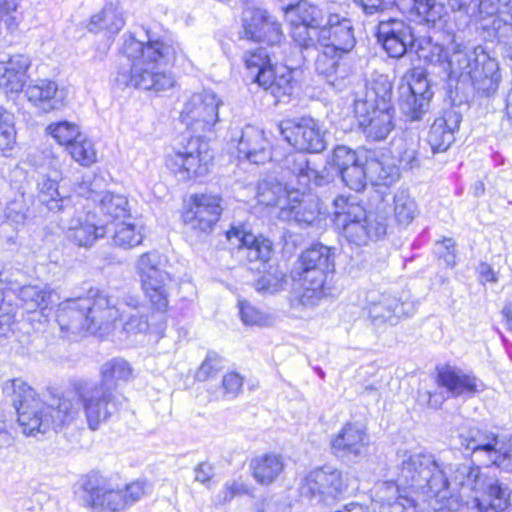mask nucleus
<instances>
[{
	"label": "nucleus",
	"instance_id": "nucleus-1",
	"mask_svg": "<svg viewBox=\"0 0 512 512\" xmlns=\"http://www.w3.org/2000/svg\"><path fill=\"white\" fill-rule=\"evenodd\" d=\"M3 393L12 403L18 415V423L26 435L45 433L58 429L75 420L81 410L76 397L58 399L57 406L46 405L34 389L21 379L5 382Z\"/></svg>",
	"mask_w": 512,
	"mask_h": 512
},
{
	"label": "nucleus",
	"instance_id": "nucleus-2",
	"mask_svg": "<svg viewBox=\"0 0 512 512\" xmlns=\"http://www.w3.org/2000/svg\"><path fill=\"white\" fill-rule=\"evenodd\" d=\"M132 371V367L125 359L113 358L101 366L100 382L76 388L75 397L91 430L99 429L102 423L107 422L120 410L126 398L117 391V382L128 381Z\"/></svg>",
	"mask_w": 512,
	"mask_h": 512
},
{
	"label": "nucleus",
	"instance_id": "nucleus-3",
	"mask_svg": "<svg viewBox=\"0 0 512 512\" xmlns=\"http://www.w3.org/2000/svg\"><path fill=\"white\" fill-rule=\"evenodd\" d=\"M117 310L109 302V293L91 288L85 296L63 301L56 313V321L62 332L79 335L84 331L96 333L113 324Z\"/></svg>",
	"mask_w": 512,
	"mask_h": 512
},
{
	"label": "nucleus",
	"instance_id": "nucleus-4",
	"mask_svg": "<svg viewBox=\"0 0 512 512\" xmlns=\"http://www.w3.org/2000/svg\"><path fill=\"white\" fill-rule=\"evenodd\" d=\"M335 271L334 253L323 244H315L301 253L292 270V277L301 285L299 303L315 307L326 295L330 274Z\"/></svg>",
	"mask_w": 512,
	"mask_h": 512
},
{
	"label": "nucleus",
	"instance_id": "nucleus-5",
	"mask_svg": "<svg viewBox=\"0 0 512 512\" xmlns=\"http://www.w3.org/2000/svg\"><path fill=\"white\" fill-rule=\"evenodd\" d=\"M440 462L432 454L415 453L405 457L400 466L397 481H386L378 485V493L398 492L400 486L435 498L443 489L445 480L439 474Z\"/></svg>",
	"mask_w": 512,
	"mask_h": 512
},
{
	"label": "nucleus",
	"instance_id": "nucleus-6",
	"mask_svg": "<svg viewBox=\"0 0 512 512\" xmlns=\"http://www.w3.org/2000/svg\"><path fill=\"white\" fill-rule=\"evenodd\" d=\"M286 20L291 26V37L301 54L303 62L318 64L320 59L316 38L324 24V15L317 6L300 1L282 6Z\"/></svg>",
	"mask_w": 512,
	"mask_h": 512
},
{
	"label": "nucleus",
	"instance_id": "nucleus-7",
	"mask_svg": "<svg viewBox=\"0 0 512 512\" xmlns=\"http://www.w3.org/2000/svg\"><path fill=\"white\" fill-rule=\"evenodd\" d=\"M457 438L460 447L470 452L473 462L512 471V438L478 427L462 428Z\"/></svg>",
	"mask_w": 512,
	"mask_h": 512
},
{
	"label": "nucleus",
	"instance_id": "nucleus-8",
	"mask_svg": "<svg viewBox=\"0 0 512 512\" xmlns=\"http://www.w3.org/2000/svg\"><path fill=\"white\" fill-rule=\"evenodd\" d=\"M449 98L462 109H469L474 90L494 94L501 82L499 66H448Z\"/></svg>",
	"mask_w": 512,
	"mask_h": 512
},
{
	"label": "nucleus",
	"instance_id": "nucleus-9",
	"mask_svg": "<svg viewBox=\"0 0 512 512\" xmlns=\"http://www.w3.org/2000/svg\"><path fill=\"white\" fill-rule=\"evenodd\" d=\"M413 53L423 64H487L494 60L483 45H466L455 41L445 49L430 40L415 38Z\"/></svg>",
	"mask_w": 512,
	"mask_h": 512
},
{
	"label": "nucleus",
	"instance_id": "nucleus-10",
	"mask_svg": "<svg viewBox=\"0 0 512 512\" xmlns=\"http://www.w3.org/2000/svg\"><path fill=\"white\" fill-rule=\"evenodd\" d=\"M135 269L142 289L152 306L158 311H166L169 303L171 276L166 271L161 254L156 250L143 253L137 259Z\"/></svg>",
	"mask_w": 512,
	"mask_h": 512
},
{
	"label": "nucleus",
	"instance_id": "nucleus-11",
	"mask_svg": "<svg viewBox=\"0 0 512 512\" xmlns=\"http://www.w3.org/2000/svg\"><path fill=\"white\" fill-rule=\"evenodd\" d=\"M439 474L445 480L443 489L436 497L438 509L455 510L458 507L460 493L469 494L476 491L482 475L480 467L471 463L447 464L440 462Z\"/></svg>",
	"mask_w": 512,
	"mask_h": 512
},
{
	"label": "nucleus",
	"instance_id": "nucleus-12",
	"mask_svg": "<svg viewBox=\"0 0 512 512\" xmlns=\"http://www.w3.org/2000/svg\"><path fill=\"white\" fill-rule=\"evenodd\" d=\"M146 41L138 40L132 34H125L121 53L132 61V64L140 58L143 64H184L188 61L187 55L182 48L176 44H166L163 41L154 39L149 29H144Z\"/></svg>",
	"mask_w": 512,
	"mask_h": 512
},
{
	"label": "nucleus",
	"instance_id": "nucleus-13",
	"mask_svg": "<svg viewBox=\"0 0 512 512\" xmlns=\"http://www.w3.org/2000/svg\"><path fill=\"white\" fill-rule=\"evenodd\" d=\"M355 43L351 20L338 14H331L316 38L321 59L318 64L341 59L354 48Z\"/></svg>",
	"mask_w": 512,
	"mask_h": 512
},
{
	"label": "nucleus",
	"instance_id": "nucleus-14",
	"mask_svg": "<svg viewBox=\"0 0 512 512\" xmlns=\"http://www.w3.org/2000/svg\"><path fill=\"white\" fill-rule=\"evenodd\" d=\"M277 130L298 151L321 153L327 147L326 132L312 117L285 119L277 125Z\"/></svg>",
	"mask_w": 512,
	"mask_h": 512
},
{
	"label": "nucleus",
	"instance_id": "nucleus-15",
	"mask_svg": "<svg viewBox=\"0 0 512 512\" xmlns=\"http://www.w3.org/2000/svg\"><path fill=\"white\" fill-rule=\"evenodd\" d=\"M212 159L208 143L191 137L186 146L167 156L166 165L174 174H180L182 180H188L206 175Z\"/></svg>",
	"mask_w": 512,
	"mask_h": 512
},
{
	"label": "nucleus",
	"instance_id": "nucleus-16",
	"mask_svg": "<svg viewBox=\"0 0 512 512\" xmlns=\"http://www.w3.org/2000/svg\"><path fill=\"white\" fill-rule=\"evenodd\" d=\"M346 489L342 472L328 465L310 471L300 487L304 497L326 505L336 501Z\"/></svg>",
	"mask_w": 512,
	"mask_h": 512
},
{
	"label": "nucleus",
	"instance_id": "nucleus-17",
	"mask_svg": "<svg viewBox=\"0 0 512 512\" xmlns=\"http://www.w3.org/2000/svg\"><path fill=\"white\" fill-rule=\"evenodd\" d=\"M79 501L92 512H121L126 510L122 489H114L98 474L88 475L78 492Z\"/></svg>",
	"mask_w": 512,
	"mask_h": 512
},
{
	"label": "nucleus",
	"instance_id": "nucleus-18",
	"mask_svg": "<svg viewBox=\"0 0 512 512\" xmlns=\"http://www.w3.org/2000/svg\"><path fill=\"white\" fill-rule=\"evenodd\" d=\"M220 105V99L212 91L194 93L184 103L181 122L195 133L209 131L218 121Z\"/></svg>",
	"mask_w": 512,
	"mask_h": 512
},
{
	"label": "nucleus",
	"instance_id": "nucleus-19",
	"mask_svg": "<svg viewBox=\"0 0 512 512\" xmlns=\"http://www.w3.org/2000/svg\"><path fill=\"white\" fill-rule=\"evenodd\" d=\"M354 114L368 140H385L394 129V108L370 107L366 100H354Z\"/></svg>",
	"mask_w": 512,
	"mask_h": 512
},
{
	"label": "nucleus",
	"instance_id": "nucleus-20",
	"mask_svg": "<svg viewBox=\"0 0 512 512\" xmlns=\"http://www.w3.org/2000/svg\"><path fill=\"white\" fill-rule=\"evenodd\" d=\"M378 41L389 57L399 59L412 55L415 36L409 24L401 19L389 18L378 24Z\"/></svg>",
	"mask_w": 512,
	"mask_h": 512
},
{
	"label": "nucleus",
	"instance_id": "nucleus-21",
	"mask_svg": "<svg viewBox=\"0 0 512 512\" xmlns=\"http://www.w3.org/2000/svg\"><path fill=\"white\" fill-rule=\"evenodd\" d=\"M242 38L268 45L280 43L283 33L280 23L271 17L266 10L247 7L242 13Z\"/></svg>",
	"mask_w": 512,
	"mask_h": 512
},
{
	"label": "nucleus",
	"instance_id": "nucleus-22",
	"mask_svg": "<svg viewBox=\"0 0 512 512\" xmlns=\"http://www.w3.org/2000/svg\"><path fill=\"white\" fill-rule=\"evenodd\" d=\"M366 310L372 324L381 327L386 323L395 325L402 317L409 316L412 305L391 294L371 291L366 296Z\"/></svg>",
	"mask_w": 512,
	"mask_h": 512
},
{
	"label": "nucleus",
	"instance_id": "nucleus-23",
	"mask_svg": "<svg viewBox=\"0 0 512 512\" xmlns=\"http://www.w3.org/2000/svg\"><path fill=\"white\" fill-rule=\"evenodd\" d=\"M117 81L126 86L156 92L174 86L175 78L170 72L160 71V66H122Z\"/></svg>",
	"mask_w": 512,
	"mask_h": 512
},
{
	"label": "nucleus",
	"instance_id": "nucleus-24",
	"mask_svg": "<svg viewBox=\"0 0 512 512\" xmlns=\"http://www.w3.org/2000/svg\"><path fill=\"white\" fill-rule=\"evenodd\" d=\"M221 198L212 194H196L192 196V205L184 214L185 224L198 233L212 232L221 213Z\"/></svg>",
	"mask_w": 512,
	"mask_h": 512
},
{
	"label": "nucleus",
	"instance_id": "nucleus-25",
	"mask_svg": "<svg viewBox=\"0 0 512 512\" xmlns=\"http://www.w3.org/2000/svg\"><path fill=\"white\" fill-rule=\"evenodd\" d=\"M369 436L357 423H347L331 439L332 454L342 460L356 462L368 453Z\"/></svg>",
	"mask_w": 512,
	"mask_h": 512
},
{
	"label": "nucleus",
	"instance_id": "nucleus-26",
	"mask_svg": "<svg viewBox=\"0 0 512 512\" xmlns=\"http://www.w3.org/2000/svg\"><path fill=\"white\" fill-rule=\"evenodd\" d=\"M321 215L320 199L312 194L300 192V188L288 195L287 204L281 207L278 218L295 222L299 226L315 224Z\"/></svg>",
	"mask_w": 512,
	"mask_h": 512
},
{
	"label": "nucleus",
	"instance_id": "nucleus-27",
	"mask_svg": "<svg viewBox=\"0 0 512 512\" xmlns=\"http://www.w3.org/2000/svg\"><path fill=\"white\" fill-rule=\"evenodd\" d=\"M468 109L451 102L450 107L444 109L443 114L432 123L427 141L433 153L446 151L455 141V132L459 129L463 114Z\"/></svg>",
	"mask_w": 512,
	"mask_h": 512
},
{
	"label": "nucleus",
	"instance_id": "nucleus-28",
	"mask_svg": "<svg viewBox=\"0 0 512 512\" xmlns=\"http://www.w3.org/2000/svg\"><path fill=\"white\" fill-rule=\"evenodd\" d=\"M226 238L249 262L266 263L273 254L272 242L269 239L256 236L242 226H232L226 232Z\"/></svg>",
	"mask_w": 512,
	"mask_h": 512
},
{
	"label": "nucleus",
	"instance_id": "nucleus-29",
	"mask_svg": "<svg viewBox=\"0 0 512 512\" xmlns=\"http://www.w3.org/2000/svg\"><path fill=\"white\" fill-rule=\"evenodd\" d=\"M109 302L117 310V316L113 319V323L121 320L123 329L127 333H145L148 331L147 308L137 297L128 295L119 302L116 297L109 294Z\"/></svg>",
	"mask_w": 512,
	"mask_h": 512
},
{
	"label": "nucleus",
	"instance_id": "nucleus-30",
	"mask_svg": "<svg viewBox=\"0 0 512 512\" xmlns=\"http://www.w3.org/2000/svg\"><path fill=\"white\" fill-rule=\"evenodd\" d=\"M340 232L349 243L357 246L366 245L370 241L378 240L386 234L387 217L369 211L364 219L346 225Z\"/></svg>",
	"mask_w": 512,
	"mask_h": 512
},
{
	"label": "nucleus",
	"instance_id": "nucleus-31",
	"mask_svg": "<svg viewBox=\"0 0 512 512\" xmlns=\"http://www.w3.org/2000/svg\"><path fill=\"white\" fill-rule=\"evenodd\" d=\"M282 169L293 176L300 189H306L313 182L316 186L329 183L330 178L323 171H318L304 152L289 153L282 160Z\"/></svg>",
	"mask_w": 512,
	"mask_h": 512
},
{
	"label": "nucleus",
	"instance_id": "nucleus-32",
	"mask_svg": "<svg viewBox=\"0 0 512 512\" xmlns=\"http://www.w3.org/2000/svg\"><path fill=\"white\" fill-rule=\"evenodd\" d=\"M438 384L454 398H470L483 388V383L476 376L450 366L438 371Z\"/></svg>",
	"mask_w": 512,
	"mask_h": 512
},
{
	"label": "nucleus",
	"instance_id": "nucleus-33",
	"mask_svg": "<svg viewBox=\"0 0 512 512\" xmlns=\"http://www.w3.org/2000/svg\"><path fill=\"white\" fill-rule=\"evenodd\" d=\"M477 507L481 512L488 508L504 512L511 506L510 490L498 479L484 475L475 491Z\"/></svg>",
	"mask_w": 512,
	"mask_h": 512
},
{
	"label": "nucleus",
	"instance_id": "nucleus-34",
	"mask_svg": "<svg viewBox=\"0 0 512 512\" xmlns=\"http://www.w3.org/2000/svg\"><path fill=\"white\" fill-rule=\"evenodd\" d=\"M393 83L387 74L374 71L365 80L364 88L354 93V100H366L370 107L394 108L392 104Z\"/></svg>",
	"mask_w": 512,
	"mask_h": 512
},
{
	"label": "nucleus",
	"instance_id": "nucleus-35",
	"mask_svg": "<svg viewBox=\"0 0 512 512\" xmlns=\"http://www.w3.org/2000/svg\"><path fill=\"white\" fill-rule=\"evenodd\" d=\"M238 153L251 163L263 164L271 159L269 143L264 132L252 125H246L238 140Z\"/></svg>",
	"mask_w": 512,
	"mask_h": 512
},
{
	"label": "nucleus",
	"instance_id": "nucleus-36",
	"mask_svg": "<svg viewBox=\"0 0 512 512\" xmlns=\"http://www.w3.org/2000/svg\"><path fill=\"white\" fill-rule=\"evenodd\" d=\"M397 8L412 20L436 27L441 22L444 7L435 0H394Z\"/></svg>",
	"mask_w": 512,
	"mask_h": 512
},
{
	"label": "nucleus",
	"instance_id": "nucleus-37",
	"mask_svg": "<svg viewBox=\"0 0 512 512\" xmlns=\"http://www.w3.org/2000/svg\"><path fill=\"white\" fill-rule=\"evenodd\" d=\"M258 69L255 82L265 90L279 97L291 93L292 72L290 66H256Z\"/></svg>",
	"mask_w": 512,
	"mask_h": 512
},
{
	"label": "nucleus",
	"instance_id": "nucleus-38",
	"mask_svg": "<svg viewBox=\"0 0 512 512\" xmlns=\"http://www.w3.org/2000/svg\"><path fill=\"white\" fill-rule=\"evenodd\" d=\"M125 25L122 10L118 4L107 3L103 9L92 15L86 26L91 33L106 32L111 35L119 33Z\"/></svg>",
	"mask_w": 512,
	"mask_h": 512
},
{
	"label": "nucleus",
	"instance_id": "nucleus-39",
	"mask_svg": "<svg viewBox=\"0 0 512 512\" xmlns=\"http://www.w3.org/2000/svg\"><path fill=\"white\" fill-rule=\"evenodd\" d=\"M26 95L30 102L45 112L59 108L62 103V98L58 96L57 84L47 79L30 84L26 89Z\"/></svg>",
	"mask_w": 512,
	"mask_h": 512
},
{
	"label": "nucleus",
	"instance_id": "nucleus-40",
	"mask_svg": "<svg viewBox=\"0 0 512 512\" xmlns=\"http://www.w3.org/2000/svg\"><path fill=\"white\" fill-rule=\"evenodd\" d=\"M333 209V222L338 230L364 219L368 213L353 197L344 195H338L333 200Z\"/></svg>",
	"mask_w": 512,
	"mask_h": 512
},
{
	"label": "nucleus",
	"instance_id": "nucleus-41",
	"mask_svg": "<svg viewBox=\"0 0 512 512\" xmlns=\"http://www.w3.org/2000/svg\"><path fill=\"white\" fill-rule=\"evenodd\" d=\"M37 185L39 200L50 211L60 212L72 209L70 198L62 194L56 180L43 175Z\"/></svg>",
	"mask_w": 512,
	"mask_h": 512
},
{
	"label": "nucleus",
	"instance_id": "nucleus-42",
	"mask_svg": "<svg viewBox=\"0 0 512 512\" xmlns=\"http://www.w3.org/2000/svg\"><path fill=\"white\" fill-rule=\"evenodd\" d=\"M254 479L261 485L271 484L284 469L283 458L277 454H265L250 463Z\"/></svg>",
	"mask_w": 512,
	"mask_h": 512
},
{
	"label": "nucleus",
	"instance_id": "nucleus-43",
	"mask_svg": "<svg viewBox=\"0 0 512 512\" xmlns=\"http://www.w3.org/2000/svg\"><path fill=\"white\" fill-rule=\"evenodd\" d=\"M107 227L103 224L90 222L88 219L81 221L73 220L68 227L67 238L75 244L83 247H89L99 239L104 237Z\"/></svg>",
	"mask_w": 512,
	"mask_h": 512
},
{
	"label": "nucleus",
	"instance_id": "nucleus-44",
	"mask_svg": "<svg viewBox=\"0 0 512 512\" xmlns=\"http://www.w3.org/2000/svg\"><path fill=\"white\" fill-rule=\"evenodd\" d=\"M366 169L368 178L377 185L389 186L398 180L399 168L388 157L367 158Z\"/></svg>",
	"mask_w": 512,
	"mask_h": 512
},
{
	"label": "nucleus",
	"instance_id": "nucleus-45",
	"mask_svg": "<svg viewBox=\"0 0 512 512\" xmlns=\"http://www.w3.org/2000/svg\"><path fill=\"white\" fill-rule=\"evenodd\" d=\"M480 28L485 40L497 39L499 43L508 45L506 57L512 60V23L505 19H485L480 23Z\"/></svg>",
	"mask_w": 512,
	"mask_h": 512
},
{
	"label": "nucleus",
	"instance_id": "nucleus-46",
	"mask_svg": "<svg viewBox=\"0 0 512 512\" xmlns=\"http://www.w3.org/2000/svg\"><path fill=\"white\" fill-rule=\"evenodd\" d=\"M29 66H0V90L8 95L18 94L28 80Z\"/></svg>",
	"mask_w": 512,
	"mask_h": 512
},
{
	"label": "nucleus",
	"instance_id": "nucleus-47",
	"mask_svg": "<svg viewBox=\"0 0 512 512\" xmlns=\"http://www.w3.org/2000/svg\"><path fill=\"white\" fill-rule=\"evenodd\" d=\"M97 202L100 212L108 221L129 216L128 199L121 194L105 192L100 195Z\"/></svg>",
	"mask_w": 512,
	"mask_h": 512
},
{
	"label": "nucleus",
	"instance_id": "nucleus-48",
	"mask_svg": "<svg viewBox=\"0 0 512 512\" xmlns=\"http://www.w3.org/2000/svg\"><path fill=\"white\" fill-rule=\"evenodd\" d=\"M399 108L407 121H420L428 113L430 103L425 97L399 91Z\"/></svg>",
	"mask_w": 512,
	"mask_h": 512
},
{
	"label": "nucleus",
	"instance_id": "nucleus-49",
	"mask_svg": "<svg viewBox=\"0 0 512 512\" xmlns=\"http://www.w3.org/2000/svg\"><path fill=\"white\" fill-rule=\"evenodd\" d=\"M293 192L276 179H266L259 183L257 198L258 202L266 206H277L280 202Z\"/></svg>",
	"mask_w": 512,
	"mask_h": 512
},
{
	"label": "nucleus",
	"instance_id": "nucleus-50",
	"mask_svg": "<svg viewBox=\"0 0 512 512\" xmlns=\"http://www.w3.org/2000/svg\"><path fill=\"white\" fill-rule=\"evenodd\" d=\"M418 213L417 204L407 190H398L394 195V219L400 226L409 225Z\"/></svg>",
	"mask_w": 512,
	"mask_h": 512
},
{
	"label": "nucleus",
	"instance_id": "nucleus-51",
	"mask_svg": "<svg viewBox=\"0 0 512 512\" xmlns=\"http://www.w3.org/2000/svg\"><path fill=\"white\" fill-rule=\"evenodd\" d=\"M399 91L412 94L419 97H425L430 103L433 96L426 71L423 66H417L412 70L411 76L406 84L399 87Z\"/></svg>",
	"mask_w": 512,
	"mask_h": 512
},
{
	"label": "nucleus",
	"instance_id": "nucleus-52",
	"mask_svg": "<svg viewBox=\"0 0 512 512\" xmlns=\"http://www.w3.org/2000/svg\"><path fill=\"white\" fill-rule=\"evenodd\" d=\"M144 235L142 227L121 222L115 225L113 242L116 246L130 249L142 243Z\"/></svg>",
	"mask_w": 512,
	"mask_h": 512
},
{
	"label": "nucleus",
	"instance_id": "nucleus-53",
	"mask_svg": "<svg viewBox=\"0 0 512 512\" xmlns=\"http://www.w3.org/2000/svg\"><path fill=\"white\" fill-rule=\"evenodd\" d=\"M19 299L29 312L44 309L48 306L50 293L36 285H26L19 290Z\"/></svg>",
	"mask_w": 512,
	"mask_h": 512
},
{
	"label": "nucleus",
	"instance_id": "nucleus-54",
	"mask_svg": "<svg viewBox=\"0 0 512 512\" xmlns=\"http://www.w3.org/2000/svg\"><path fill=\"white\" fill-rule=\"evenodd\" d=\"M47 132L60 145H64L66 148L71 145L73 141L79 139L82 134L78 125L69 121L52 123L47 127Z\"/></svg>",
	"mask_w": 512,
	"mask_h": 512
},
{
	"label": "nucleus",
	"instance_id": "nucleus-55",
	"mask_svg": "<svg viewBox=\"0 0 512 512\" xmlns=\"http://www.w3.org/2000/svg\"><path fill=\"white\" fill-rule=\"evenodd\" d=\"M66 149L71 157L83 166H89L96 161V152L93 144L83 134Z\"/></svg>",
	"mask_w": 512,
	"mask_h": 512
},
{
	"label": "nucleus",
	"instance_id": "nucleus-56",
	"mask_svg": "<svg viewBox=\"0 0 512 512\" xmlns=\"http://www.w3.org/2000/svg\"><path fill=\"white\" fill-rule=\"evenodd\" d=\"M339 176L347 187L354 191H361L366 185V178L368 171L366 169V162L363 163L361 159L356 164L350 165Z\"/></svg>",
	"mask_w": 512,
	"mask_h": 512
},
{
	"label": "nucleus",
	"instance_id": "nucleus-57",
	"mask_svg": "<svg viewBox=\"0 0 512 512\" xmlns=\"http://www.w3.org/2000/svg\"><path fill=\"white\" fill-rule=\"evenodd\" d=\"M473 0H447V6L453 12L452 20L458 31H464L472 20Z\"/></svg>",
	"mask_w": 512,
	"mask_h": 512
},
{
	"label": "nucleus",
	"instance_id": "nucleus-58",
	"mask_svg": "<svg viewBox=\"0 0 512 512\" xmlns=\"http://www.w3.org/2000/svg\"><path fill=\"white\" fill-rule=\"evenodd\" d=\"M360 158L356 151L345 145H338L333 149L327 160V164L339 175L352 164H356Z\"/></svg>",
	"mask_w": 512,
	"mask_h": 512
},
{
	"label": "nucleus",
	"instance_id": "nucleus-59",
	"mask_svg": "<svg viewBox=\"0 0 512 512\" xmlns=\"http://www.w3.org/2000/svg\"><path fill=\"white\" fill-rule=\"evenodd\" d=\"M16 140V131L12 123V116L0 105V150L3 152L13 147Z\"/></svg>",
	"mask_w": 512,
	"mask_h": 512
},
{
	"label": "nucleus",
	"instance_id": "nucleus-60",
	"mask_svg": "<svg viewBox=\"0 0 512 512\" xmlns=\"http://www.w3.org/2000/svg\"><path fill=\"white\" fill-rule=\"evenodd\" d=\"M239 313L245 325L265 326L270 324V318L247 301H239Z\"/></svg>",
	"mask_w": 512,
	"mask_h": 512
},
{
	"label": "nucleus",
	"instance_id": "nucleus-61",
	"mask_svg": "<svg viewBox=\"0 0 512 512\" xmlns=\"http://www.w3.org/2000/svg\"><path fill=\"white\" fill-rule=\"evenodd\" d=\"M285 275L280 271L266 273L255 283V289L262 294H273L282 289Z\"/></svg>",
	"mask_w": 512,
	"mask_h": 512
},
{
	"label": "nucleus",
	"instance_id": "nucleus-62",
	"mask_svg": "<svg viewBox=\"0 0 512 512\" xmlns=\"http://www.w3.org/2000/svg\"><path fill=\"white\" fill-rule=\"evenodd\" d=\"M317 71L328 84L338 89L344 86V80L349 75L348 66H317Z\"/></svg>",
	"mask_w": 512,
	"mask_h": 512
},
{
	"label": "nucleus",
	"instance_id": "nucleus-63",
	"mask_svg": "<svg viewBox=\"0 0 512 512\" xmlns=\"http://www.w3.org/2000/svg\"><path fill=\"white\" fill-rule=\"evenodd\" d=\"M123 498L126 509L151 493V485L147 481H135L125 486Z\"/></svg>",
	"mask_w": 512,
	"mask_h": 512
},
{
	"label": "nucleus",
	"instance_id": "nucleus-64",
	"mask_svg": "<svg viewBox=\"0 0 512 512\" xmlns=\"http://www.w3.org/2000/svg\"><path fill=\"white\" fill-rule=\"evenodd\" d=\"M223 368V361L216 353H209L196 373V379L206 381Z\"/></svg>",
	"mask_w": 512,
	"mask_h": 512
}]
</instances>
